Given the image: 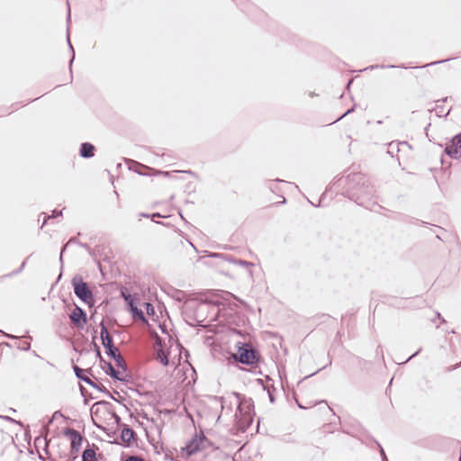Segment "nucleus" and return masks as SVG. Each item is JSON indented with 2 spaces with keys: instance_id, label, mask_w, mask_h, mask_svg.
<instances>
[{
  "instance_id": "obj_5",
  "label": "nucleus",
  "mask_w": 461,
  "mask_h": 461,
  "mask_svg": "<svg viewBox=\"0 0 461 461\" xmlns=\"http://www.w3.org/2000/svg\"><path fill=\"white\" fill-rule=\"evenodd\" d=\"M101 340L102 345L106 350V354L108 357H114L116 353H119V349L113 345V340L112 336L110 335L106 326L104 324V322H101Z\"/></svg>"
},
{
  "instance_id": "obj_33",
  "label": "nucleus",
  "mask_w": 461,
  "mask_h": 461,
  "mask_svg": "<svg viewBox=\"0 0 461 461\" xmlns=\"http://www.w3.org/2000/svg\"><path fill=\"white\" fill-rule=\"evenodd\" d=\"M70 21V8L68 7V22Z\"/></svg>"
},
{
  "instance_id": "obj_15",
  "label": "nucleus",
  "mask_w": 461,
  "mask_h": 461,
  "mask_svg": "<svg viewBox=\"0 0 461 461\" xmlns=\"http://www.w3.org/2000/svg\"><path fill=\"white\" fill-rule=\"evenodd\" d=\"M82 461H97L95 451L90 447L86 448L82 454Z\"/></svg>"
},
{
  "instance_id": "obj_1",
  "label": "nucleus",
  "mask_w": 461,
  "mask_h": 461,
  "mask_svg": "<svg viewBox=\"0 0 461 461\" xmlns=\"http://www.w3.org/2000/svg\"><path fill=\"white\" fill-rule=\"evenodd\" d=\"M348 188L356 190V193L348 194L350 199H354L358 204L368 207L367 202L375 192L369 180L360 172L348 176Z\"/></svg>"
},
{
  "instance_id": "obj_9",
  "label": "nucleus",
  "mask_w": 461,
  "mask_h": 461,
  "mask_svg": "<svg viewBox=\"0 0 461 461\" xmlns=\"http://www.w3.org/2000/svg\"><path fill=\"white\" fill-rule=\"evenodd\" d=\"M69 319L71 322L78 328H82L87 321L86 312L77 305L75 306L74 310L69 314Z\"/></svg>"
},
{
  "instance_id": "obj_18",
  "label": "nucleus",
  "mask_w": 461,
  "mask_h": 461,
  "mask_svg": "<svg viewBox=\"0 0 461 461\" xmlns=\"http://www.w3.org/2000/svg\"><path fill=\"white\" fill-rule=\"evenodd\" d=\"M230 262H232L235 265L244 267H249V268L254 266L253 263L243 260V259H231Z\"/></svg>"
},
{
  "instance_id": "obj_4",
  "label": "nucleus",
  "mask_w": 461,
  "mask_h": 461,
  "mask_svg": "<svg viewBox=\"0 0 461 461\" xmlns=\"http://www.w3.org/2000/svg\"><path fill=\"white\" fill-rule=\"evenodd\" d=\"M207 438L201 434H195L193 438L187 442L185 447L182 449L186 455L192 456L205 447Z\"/></svg>"
},
{
  "instance_id": "obj_17",
  "label": "nucleus",
  "mask_w": 461,
  "mask_h": 461,
  "mask_svg": "<svg viewBox=\"0 0 461 461\" xmlns=\"http://www.w3.org/2000/svg\"><path fill=\"white\" fill-rule=\"evenodd\" d=\"M157 359L164 366H168L169 360L167 355L163 349H159L157 352Z\"/></svg>"
},
{
  "instance_id": "obj_3",
  "label": "nucleus",
  "mask_w": 461,
  "mask_h": 461,
  "mask_svg": "<svg viewBox=\"0 0 461 461\" xmlns=\"http://www.w3.org/2000/svg\"><path fill=\"white\" fill-rule=\"evenodd\" d=\"M75 294L84 303L90 304L93 302V293L87 284L80 277H75L72 280Z\"/></svg>"
},
{
  "instance_id": "obj_23",
  "label": "nucleus",
  "mask_w": 461,
  "mask_h": 461,
  "mask_svg": "<svg viewBox=\"0 0 461 461\" xmlns=\"http://www.w3.org/2000/svg\"><path fill=\"white\" fill-rule=\"evenodd\" d=\"M25 266H26V260H24V261L22 263V265H21V267H19V269H17V270L14 271L11 275H16V274L21 273V272L24 269Z\"/></svg>"
},
{
  "instance_id": "obj_21",
  "label": "nucleus",
  "mask_w": 461,
  "mask_h": 461,
  "mask_svg": "<svg viewBox=\"0 0 461 461\" xmlns=\"http://www.w3.org/2000/svg\"><path fill=\"white\" fill-rule=\"evenodd\" d=\"M61 213H62L61 211L54 210L52 212L51 216L44 217L43 224H45L49 219L58 217V216L61 215Z\"/></svg>"
},
{
  "instance_id": "obj_25",
  "label": "nucleus",
  "mask_w": 461,
  "mask_h": 461,
  "mask_svg": "<svg viewBox=\"0 0 461 461\" xmlns=\"http://www.w3.org/2000/svg\"><path fill=\"white\" fill-rule=\"evenodd\" d=\"M94 345H95V348L96 356L100 358L101 362L104 363V360L103 359V357L101 356V352H100V348H99L98 345L95 344V343Z\"/></svg>"
},
{
  "instance_id": "obj_29",
  "label": "nucleus",
  "mask_w": 461,
  "mask_h": 461,
  "mask_svg": "<svg viewBox=\"0 0 461 461\" xmlns=\"http://www.w3.org/2000/svg\"><path fill=\"white\" fill-rule=\"evenodd\" d=\"M444 60L442 61H434V62H431L429 64H427V66H431V65H435V64H438V63H440V62H443ZM423 67H426V65H424Z\"/></svg>"
},
{
  "instance_id": "obj_28",
  "label": "nucleus",
  "mask_w": 461,
  "mask_h": 461,
  "mask_svg": "<svg viewBox=\"0 0 461 461\" xmlns=\"http://www.w3.org/2000/svg\"><path fill=\"white\" fill-rule=\"evenodd\" d=\"M421 348H420L418 351H416L415 353H413L407 360L411 359V357H415L416 355H418L420 352Z\"/></svg>"
},
{
  "instance_id": "obj_27",
  "label": "nucleus",
  "mask_w": 461,
  "mask_h": 461,
  "mask_svg": "<svg viewBox=\"0 0 461 461\" xmlns=\"http://www.w3.org/2000/svg\"><path fill=\"white\" fill-rule=\"evenodd\" d=\"M150 217H151L152 221H155V218H164L165 216L161 215L158 212H156V213L151 214Z\"/></svg>"
},
{
  "instance_id": "obj_19",
  "label": "nucleus",
  "mask_w": 461,
  "mask_h": 461,
  "mask_svg": "<svg viewBox=\"0 0 461 461\" xmlns=\"http://www.w3.org/2000/svg\"><path fill=\"white\" fill-rule=\"evenodd\" d=\"M16 347L21 350L28 351L31 348V344L28 341H20Z\"/></svg>"
},
{
  "instance_id": "obj_30",
  "label": "nucleus",
  "mask_w": 461,
  "mask_h": 461,
  "mask_svg": "<svg viewBox=\"0 0 461 461\" xmlns=\"http://www.w3.org/2000/svg\"><path fill=\"white\" fill-rule=\"evenodd\" d=\"M353 111V108L348 110L340 118H343L344 116H346L347 114L350 113L351 112Z\"/></svg>"
},
{
  "instance_id": "obj_34",
  "label": "nucleus",
  "mask_w": 461,
  "mask_h": 461,
  "mask_svg": "<svg viewBox=\"0 0 461 461\" xmlns=\"http://www.w3.org/2000/svg\"><path fill=\"white\" fill-rule=\"evenodd\" d=\"M459 366H461V362H460V363H458L457 365H456L455 366H453V369L457 368V367H459Z\"/></svg>"
},
{
  "instance_id": "obj_10",
  "label": "nucleus",
  "mask_w": 461,
  "mask_h": 461,
  "mask_svg": "<svg viewBox=\"0 0 461 461\" xmlns=\"http://www.w3.org/2000/svg\"><path fill=\"white\" fill-rule=\"evenodd\" d=\"M73 370L75 372L76 376L79 380L84 381L87 384L91 385L92 387L97 388L100 391H104V392H107L108 393V391L106 390V388L103 384H98L95 383L94 381H92L90 379V377H88V376H86L85 375V372H86L87 370H84V369L80 368L79 366H77L76 365L73 366Z\"/></svg>"
},
{
  "instance_id": "obj_20",
  "label": "nucleus",
  "mask_w": 461,
  "mask_h": 461,
  "mask_svg": "<svg viewBox=\"0 0 461 461\" xmlns=\"http://www.w3.org/2000/svg\"><path fill=\"white\" fill-rule=\"evenodd\" d=\"M67 41H68V46H69V49L72 52V57H71V59L69 61V68H71V66H72V63L74 61V59H75V51H74V49H73V46L70 42V40H69V31L68 30V36H67Z\"/></svg>"
},
{
  "instance_id": "obj_35",
  "label": "nucleus",
  "mask_w": 461,
  "mask_h": 461,
  "mask_svg": "<svg viewBox=\"0 0 461 461\" xmlns=\"http://www.w3.org/2000/svg\"><path fill=\"white\" fill-rule=\"evenodd\" d=\"M22 338H28V339H32V337L29 335H23Z\"/></svg>"
},
{
  "instance_id": "obj_24",
  "label": "nucleus",
  "mask_w": 461,
  "mask_h": 461,
  "mask_svg": "<svg viewBox=\"0 0 461 461\" xmlns=\"http://www.w3.org/2000/svg\"><path fill=\"white\" fill-rule=\"evenodd\" d=\"M378 68H394V66H393V65H389V66L375 65V66H370V67L365 68V70H367V69H371L372 70V69Z\"/></svg>"
},
{
  "instance_id": "obj_7",
  "label": "nucleus",
  "mask_w": 461,
  "mask_h": 461,
  "mask_svg": "<svg viewBox=\"0 0 461 461\" xmlns=\"http://www.w3.org/2000/svg\"><path fill=\"white\" fill-rule=\"evenodd\" d=\"M65 435L68 436L70 439V454L74 457H77L83 441L82 435L74 429H67Z\"/></svg>"
},
{
  "instance_id": "obj_37",
  "label": "nucleus",
  "mask_w": 461,
  "mask_h": 461,
  "mask_svg": "<svg viewBox=\"0 0 461 461\" xmlns=\"http://www.w3.org/2000/svg\"><path fill=\"white\" fill-rule=\"evenodd\" d=\"M141 215H142L143 217H147V218L150 217V215L146 214V213H142Z\"/></svg>"
},
{
  "instance_id": "obj_6",
  "label": "nucleus",
  "mask_w": 461,
  "mask_h": 461,
  "mask_svg": "<svg viewBox=\"0 0 461 461\" xmlns=\"http://www.w3.org/2000/svg\"><path fill=\"white\" fill-rule=\"evenodd\" d=\"M237 422L242 428H246L252 422L251 405L240 403L235 413Z\"/></svg>"
},
{
  "instance_id": "obj_36",
  "label": "nucleus",
  "mask_w": 461,
  "mask_h": 461,
  "mask_svg": "<svg viewBox=\"0 0 461 461\" xmlns=\"http://www.w3.org/2000/svg\"><path fill=\"white\" fill-rule=\"evenodd\" d=\"M269 399H270L271 402H274V397L270 393H269Z\"/></svg>"
},
{
  "instance_id": "obj_31",
  "label": "nucleus",
  "mask_w": 461,
  "mask_h": 461,
  "mask_svg": "<svg viewBox=\"0 0 461 461\" xmlns=\"http://www.w3.org/2000/svg\"><path fill=\"white\" fill-rule=\"evenodd\" d=\"M65 249H66V246H65V247L62 249V250H61L60 257H59V260H60V261H62V258H63L62 253H63V251L65 250Z\"/></svg>"
},
{
  "instance_id": "obj_11",
  "label": "nucleus",
  "mask_w": 461,
  "mask_h": 461,
  "mask_svg": "<svg viewBox=\"0 0 461 461\" xmlns=\"http://www.w3.org/2000/svg\"><path fill=\"white\" fill-rule=\"evenodd\" d=\"M122 295L123 296L124 300L130 305L131 312L132 313L133 318L139 319L140 321H145V316H144L143 312L140 309H139L138 307L134 306L131 294L126 295L123 292H122Z\"/></svg>"
},
{
  "instance_id": "obj_8",
  "label": "nucleus",
  "mask_w": 461,
  "mask_h": 461,
  "mask_svg": "<svg viewBox=\"0 0 461 461\" xmlns=\"http://www.w3.org/2000/svg\"><path fill=\"white\" fill-rule=\"evenodd\" d=\"M445 152L450 158L461 161V133L456 135L451 141L447 144Z\"/></svg>"
},
{
  "instance_id": "obj_32",
  "label": "nucleus",
  "mask_w": 461,
  "mask_h": 461,
  "mask_svg": "<svg viewBox=\"0 0 461 461\" xmlns=\"http://www.w3.org/2000/svg\"><path fill=\"white\" fill-rule=\"evenodd\" d=\"M8 338L18 339L19 337L14 335H6Z\"/></svg>"
},
{
  "instance_id": "obj_14",
  "label": "nucleus",
  "mask_w": 461,
  "mask_h": 461,
  "mask_svg": "<svg viewBox=\"0 0 461 461\" xmlns=\"http://www.w3.org/2000/svg\"><path fill=\"white\" fill-rule=\"evenodd\" d=\"M104 365L107 367L106 373L113 378L119 381H123L124 378L121 376V372L116 370L110 362L104 361Z\"/></svg>"
},
{
  "instance_id": "obj_13",
  "label": "nucleus",
  "mask_w": 461,
  "mask_h": 461,
  "mask_svg": "<svg viewBox=\"0 0 461 461\" xmlns=\"http://www.w3.org/2000/svg\"><path fill=\"white\" fill-rule=\"evenodd\" d=\"M135 438V432L130 427H125L122 429L121 439L128 445Z\"/></svg>"
},
{
  "instance_id": "obj_16",
  "label": "nucleus",
  "mask_w": 461,
  "mask_h": 461,
  "mask_svg": "<svg viewBox=\"0 0 461 461\" xmlns=\"http://www.w3.org/2000/svg\"><path fill=\"white\" fill-rule=\"evenodd\" d=\"M111 358H113L115 361L116 366L118 367L122 368L123 372H126V369H127L126 362L123 359V357L120 352L116 353V355H114V357H111Z\"/></svg>"
},
{
  "instance_id": "obj_12",
  "label": "nucleus",
  "mask_w": 461,
  "mask_h": 461,
  "mask_svg": "<svg viewBox=\"0 0 461 461\" xmlns=\"http://www.w3.org/2000/svg\"><path fill=\"white\" fill-rule=\"evenodd\" d=\"M95 146L89 142H84L80 147V156L85 158H93L95 153Z\"/></svg>"
},
{
  "instance_id": "obj_22",
  "label": "nucleus",
  "mask_w": 461,
  "mask_h": 461,
  "mask_svg": "<svg viewBox=\"0 0 461 461\" xmlns=\"http://www.w3.org/2000/svg\"><path fill=\"white\" fill-rule=\"evenodd\" d=\"M124 461H145V460L138 456H131L127 457Z\"/></svg>"
},
{
  "instance_id": "obj_26",
  "label": "nucleus",
  "mask_w": 461,
  "mask_h": 461,
  "mask_svg": "<svg viewBox=\"0 0 461 461\" xmlns=\"http://www.w3.org/2000/svg\"><path fill=\"white\" fill-rule=\"evenodd\" d=\"M379 447H380V454H381L383 461H388L386 455L384 453V450L383 449V447L381 446H379Z\"/></svg>"
},
{
  "instance_id": "obj_2",
  "label": "nucleus",
  "mask_w": 461,
  "mask_h": 461,
  "mask_svg": "<svg viewBox=\"0 0 461 461\" xmlns=\"http://www.w3.org/2000/svg\"><path fill=\"white\" fill-rule=\"evenodd\" d=\"M237 348V353L233 356L236 361L249 366L255 365L259 361V355L251 345L239 342Z\"/></svg>"
}]
</instances>
